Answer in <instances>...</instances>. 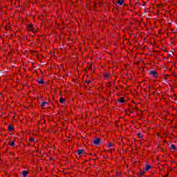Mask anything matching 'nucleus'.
I'll list each match as a JSON object with an SVG mask.
<instances>
[{
	"label": "nucleus",
	"instance_id": "nucleus-37",
	"mask_svg": "<svg viewBox=\"0 0 177 177\" xmlns=\"http://www.w3.org/2000/svg\"><path fill=\"white\" fill-rule=\"evenodd\" d=\"M147 1H149V0H147Z\"/></svg>",
	"mask_w": 177,
	"mask_h": 177
},
{
	"label": "nucleus",
	"instance_id": "nucleus-33",
	"mask_svg": "<svg viewBox=\"0 0 177 177\" xmlns=\"http://www.w3.org/2000/svg\"><path fill=\"white\" fill-rule=\"evenodd\" d=\"M89 156H92V153H88Z\"/></svg>",
	"mask_w": 177,
	"mask_h": 177
},
{
	"label": "nucleus",
	"instance_id": "nucleus-7",
	"mask_svg": "<svg viewBox=\"0 0 177 177\" xmlns=\"http://www.w3.org/2000/svg\"><path fill=\"white\" fill-rule=\"evenodd\" d=\"M7 131H8V132H13V131H15V126H13V124H8Z\"/></svg>",
	"mask_w": 177,
	"mask_h": 177
},
{
	"label": "nucleus",
	"instance_id": "nucleus-3",
	"mask_svg": "<svg viewBox=\"0 0 177 177\" xmlns=\"http://www.w3.org/2000/svg\"><path fill=\"white\" fill-rule=\"evenodd\" d=\"M149 75H151L153 77V78H158V72L156 70L151 71L149 72Z\"/></svg>",
	"mask_w": 177,
	"mask_h": 177
},
{
	"label": "nucleus",
	"instance_id": "nucleus-32",
	"mask_svg": "<svg viewBox=\"0 0 177 177\" xmlns=\"http://www.w3.org/2000/svg\"><path fill=\"white\" fill-rule=\"evenodd\" d=\"M68 142H71V140H70V137H68Z\"/></svg>",
	"mask_w": 177,
	"mask_h": 177
},
{
	"label": "nucleus",
	"instance_id": "nucleus-21",
	"mask_svg": "<svg viewBox=\"0 0 177 177\" xmlns=\"http://www.w3.org/2000/svg\"><path fill=\"white\" fill-rule=\"evenodd\" d=\"M29 142H32L33 143H35V138L30 137L29 138Z\"/></svg>",
	"mask_w": 177,
	"mask_h": 177
},
{
	"label": "nucleus",
	"instance_id": "nucleus-14",
	"mask_svg": "<svg viewBox=\"0 0 177 177\" xmlns=\"http://www.w3.org/2000/svg\"><path fill=\"white\" fill-rule=\"evenodd\" d=\"M117 3L118 5L122 6L123 3H125V0H118Z\"/></svg>",
	"mask_w": 177,
	"mask_h": 177
},
{
	"label": "nucleus",
	"instance_id": "nucleus-4",
	"mask_svg": "<svg viewBox=\"0 0 177 177\" xmlns=\"http://www.w3.org/2000/svg\"><path fill=\"white\" fill-rule=\"evenodd\" d=\"M129 113H131V114H133L135 113H138V106L136 104H135L132 108H131L129 110Z\"/></svg>",
	"mask_w": 177,
	"mask_h": 177
},
{
	"label": "nucleus",
	"instance_id": "nucleus-36",
	"mask_svg": "<svg viewBox=\"0 0 177 177\" xmlns=\"http://www.w3.org/2000/svg\"><path fill=\"white\" fill-rule=\"evenodd\" d=\"M166 176H168V174L166 175Z\"/></svg>",
	"mask_w": 177,
	"mask_h": 177
},
{
	"label": "nucleus",
	"instance_id": "nucleus-27",
	"mask_svg": "<svg viewBox=\"0 0 177 177\" xmlns=\"http://www.w3.org/2000/svg\"><path fill=\"white\" fill-rule=\"evenodd\" d=\"M146 3H147L146 2H143V5L142 6H146Z\"/></svg>",
	"mask_w": 177,
	"mask_h": 177
},
{
	"label": "nucleus",
	"instance_id": "nucleus-22",
	"mask_svg": "<svg viewBox=\"0 0 177 177\" xmlns=\"http://www.w3.org/2000/svg\"><path fill=\"white\" fill-rule=\"evenodd\" d=\"M92 82L91 80H86L85 83L87 84V85H89Z\"/></svg>",
	"mask_w": 177,
	"mask_h": 177
},
{
	"label": "nucleus",
	"instance_id": "nucleus-5",
	"mask_svg": "<svg viewBox=\"0 0 177 177\" xmlns=\"http://www.w3.org/2000/svg\"><path fill=\"white\" fill-rule=\"evenodd\" d=\"M76 153H77V154H78V156H79L80 157H82V155L85 154V149H77V150L76 151Z\"/></svg>",
	"mask_w": 177,
	"mask_h": 177
},
{
	"label": "nucleus",
	"instance_id": "nucleus-28",
	"mask_svg": "<svg viewBox=\"0 0 177 177\" xmlns=\"http://www.w3.org/2000/svg\"><path fill=\"white\" fill-rule=\"evenodd\" d=\"M90 160H91V161H95V159H93V158H90Z\"/></svg>",
	"mask_w": 177,
	"mask_h": 177
},
{
	"label": "nucleus",
	"instance_id": "nucleus-34",
	"mask_svg": "<svg viewBox=\"0 0 177 177\" xmlns=\"http://www.w3.org/2000/svg\"><path fill=\"white\" fill-rule=\"evenodd\" d=\"M165 52H167V53L168 51H167V50H165Z\"/></svg>",
	"mask_w": 177,
	"mask_h": 177
},
{
	"label": "nucleus",
	"instance_id": "nucleus-6",
	"mask_svg": "<svg viewBox=\"0 0 177 177\" xmlns=\"http://www.w3.org/2000/svg\"><path fill=\"white\" fill-rule=\"evenodd\" d=\"M40 107H41L42 109H48V107H49V102H41Z\"/></svg>",
	"mask_w": 177,
	"mask_h": 177
},
{
	"label": "nucleus",
	"instance_id": "nucleus-8",
	"mask_svg": "<svg viewBox=\"0 0 177 177\" xmlns=\"http://www.w3.org/2000/svg\"><path fill=\"white\" fill-rule=\"evenodd\" d=\"M169 150L172 152V153H174V151H177V148H176V145L172 144L170 145V147H169Z\"/></svg>",
	"mask_w": 177,
	"mask_h": 177
},
{
	"label": "nucleus",
	"instance_id": "nucleus-2",
	"mask_svg": "<svg viewBox=\"0 0 177 177\" xmlns=\"http://www.w3.org/2000/svg\"><path fill=\"white\" fill-rule=\"evenodd\" d=\"M26 30L27 31H30L31 32H33V34H37V30H34V25L31 24L26 25Z\"/></svg>",
	"mask_w": 177,
	"mask_h": 177
},
{
	"label": "nucleus",
	"instance_id": "nucleus-15",
	"mask_svg": "<svg viewBox=\"0 0 177 177\" xmlns=\"http://www.w3.org/2000/svg\"><path fill=\"white\" fill-rule=\"evenodd\" d=\"M59 103H61V104H66V99H64L63 97H60L59 98Z\"/></svg>",
	"mask_w": 177,
	"mask_h": 177
},
{
	"label": "nucleus",
	"instance_id": "nucleus-25",
	"mask_svg": "<svg viewBox=\"0 0 177 177\" xmlns=\"http://www.w3.org/2000/svg\"><path fill=\"white\" fill-rule=\"evenodd\" d=\"M88 70H91L92 68V64H90L89 66L87 67Z\"/></svg>",
	"mask_w": 177,
	"mask_h": 177
},
{
	"label": "nucleus",
	"instance_id": "nucleus-24",
	"mask_svg": "<svg viewBox=\"0 0 177 177\" xmlns=\"http://www.w3.org/2000/svg\"><path fill=\"white\" fill-rule=\"evenodd\" d=\"M176 37H177V35L175 34L174 35L172 36L171 38H173V39H176Z\"/></svg>",
	"mask_w": 177,
	"mask_h": 177
},
{
	"label": "nucleus",
	"instance_id": "nucleus-10",
	"mask_svg": "<svg viewBox=\"0 0 177 177\" xmlns=\"http://www.w3.org/2000/svg\"><path fill=\"white\" fill-rule=\"evenodd\" d=\"M150 169H153V166L149 164L145 165V171H150Z\"/></svg>",
	"mask_w": 177,
	"mask_h": 177
},
{
	"label": "nucleus",
	"instance_id": "nucleus-20",
	"mask_svg": "<svg viewBox=\"0 0 177 177\" xmlns=\"http://www.w3.org/2000/svg\"><path fill=\"white\" fill-rule=\"evenodd\" d=\"M170 42L173 44L174 45L177 44V41L175 40V39H173L172 37L170 39Z\"/></svg>",
	"mask_w": 177,
	"mask_h": 177
},
{
	"label": "nucleus",
	"instance_id": "nucleus-18",
	"mask_svg": "<svg viewBox=\"0 0 177 177\" xmlns=\"http://www.w3.org/2000/svg\"><path fill=\"white\" fill-rule=\"evenodd\" d=\"M8 146H10L11 147H15V141L8 142Z\"/></svg>",
	"mask_w": 177,
	"mask_h": 177
},
{
	"label": "nucleus",
	"instance_id": "nucleus-30",
	"mask_svg": "<svg viewBox=\"0 0 177 177\" xmlns=\"http://www.w3.org/2000/svg\"><path fill=\"white\" fill-rule=\"evenodd\" d=\"M62 91H59V95H60V96H62Z\"/></svg>",
	"mask_w": 177,
	"mask_h": 177
},
{
	"label": "nucleus",
	"instance_id": "nucleus-12",
	"mask_svg": "<svg viewBox=\"0 0 177 177\" xmlns=\"http://www.w3.org/2000/svg\"><path fill=\"white\" fill-rule=\"evenodd\" d=\"M36 82L40 85H44L45 84V81L44 80V79L37 80Z\"/></svg>",
	"mask_w": 177,
	"mask_h": 177
},
{
	"label": "nucleus",
	"instance_id": "nucleus-16",
	"mask_svg": "<svg viewBox=\"0 0 177 177\" xmlns=\"http://www.w3.org/2000/svg\"><path fill=\"white\" fill-rule=\"evenodd\" d=\"M137 136L138 139H143L145 138V136L142 133H138Z\"/></svg>",
	"mask_w": 177,
	"mask_h": 177
},
{
	"label": "nucleus",
	"instance_id": "nucleus-17",
	"mask_svg": "<svg viewBox=\"0 0 177 177\" xmlns=\"http://www.w3.org/2000/svg\"><path fill=\"white\" fill-rule=\"evenodd\" d=\"M106 147H114V144L112 142H106Z\"/></svg>",
	"mask_w": 177,
	"mask_h": 177
},
{
	"label": "nucleus",
	"instance_id": "nucleus-35",
	"mask_svg": "<svg viewBox=\"0 0 177 177\" xmlns=\"http://www.w3.org/2000/svg\"><path fill=\"white\" fill-rule=\"evenodd\" d=\"M175 41H177V37H176V39H175Z\"/></svg>",
	"mask_w": 177,
	"mask_h": 177
},
{
	"label": "nucleus",
	"instance_id": "nucleus-29",
	"mask_svg": "<svg viewBox=\"0 0 177 177\" xmlns=\"http://www.w3.org/2000/svg\"><path fill=\"white\" fill-rule=\"evenodd\" d=\"M110 86V82H108L107 84H106V86Z\"/></svg>",
	"mask_w": 177,
	"mask_h": 177
},
{
	"label": "nucleus",
	"instance_id": "nucleus-11",
	"mask_svg": "<svg viewBox=\"0 0 177 177\" xmlns=\"http://www.w3.org/2000/svg\"><path fill=\"white\" fill-rule=\"evenodd\" d=\"M118 103H125V97H120L118 99Z\"/></svg>",
	"mask_w": 177,
	"mask_h": 177
},
{
	"label": "nucleus",
	"instance_id": "nucleus-31",
	"mask_svg": "<svg viewBox=\"0 0 177 177\" xmlns=\"http://www.w3.org/2000/svg\"><path fill=\"white\" fill-rule=\"evenodd\" d=\"M115 89H116L117 91H118V89H119V88H118V86H116V87H115Z\"/></svg>",
	"mask_w": 177,
	"mask_h": 177
},
{
	"label": "nucleus",
	"instance_id": "nucleus-23",
	"mask_svg": "<svg viewBox=\"0 0 177 177\" xmlns=\"http://www.w3.org/2000/svg\"><path fill=\"white\" fill-rule=\"evenodd\" d=\"M164 80H165V81H167V78H168V75H165L164 77H163Z\"/></svg>",
	"mask_w": 177,
	"mask_h": 177
},
{
	"label": "nucleus",
	"instance_id": "nucleus-19",
	"mask_svg": "<svg viewBox=\"0 0 177 177\" xmlns=\"http://www.w3.org/2000/svg\"><path fill=\"white\" fill-rule=\"evenodd\" d=\"M145 174H146V171L140 169V174H138V176H145Z\"/></svg>",
	"mask_w": 177,
	"mask_h": 177
},
{
	"label": "nucleus",
	"instance_id": "nucleus-9",
	"mask_svg": "<svg viewBox=\"0 0 177 177\" xmlns=\"http://www.w3.org/2000/svg\"><path fill=\"white\" fill-rule=\"evenodd\" d=\"M102 77L103 78H104V80H109V78H110V73L106 72L105 73H103Z\"/></svg>",
	"mask_w": 177,
	"mask_h": 177
},
{
	"label": "nucleus",
	"instance_id": "nucleus-13",
	"mask_svg": "<svg viewBox=\"0 0 177 177\" xmlns=\"http://www.w3.org/2000/svg\"><path fill=\"white\" fill-rule=\"evenodd\" d=\"M28 174H30L29 171L25 170L22 171V175L24 177H27L28 176Z\"/></svg>",
	"mask_w": 177,
	"mask_h": 177
},
{
	"label": "nucleus",
	"instance_id": "nucleus-1",
	"mask_svg": "<svg viewBox=\"0 0 177 177\" xmlns=\"http://www.w3.org/2000/svg\"><path fill=\"white\" fill-rule=\"evenodd\" d=\"M102 145V138H95L92 141V145L93 146H99Z\"/></svg>",
	"mask_w": 177,
	"mask_h": 177
},
{
	"label": "nucleus",
	"instance_id": "nucleus-26",
	"mask_svg": "<svg viewBox=\"0 0 177 177\" xmlns=\"http://www.w3.org/2000/svg\"><path fill=\"white\" fill-rule=\"evenodd\" d=\"M123 6H124V7H127V6H128V4L124 3H123Z\"/></svg>",
	"mask_w": 177,
	"mask_h": 177
}]
</instances>
